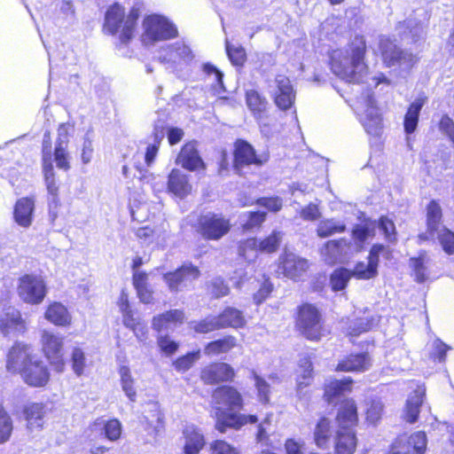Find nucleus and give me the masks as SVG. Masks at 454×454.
I'll list each match as a JSON object with an SVG mask.
<instances>
[{
    "label": "nucleus",
    "mask_w": 454,
    "mask_h": 454,
    "mask_svg": "<svg viewBox=\"0 0 454 454\" xmlns=\"http://www.w3.org/2000/svg\"><path fill=\"white\" fill-rule=\"evenodd\" d=\"M168 189L176 196L184 198L191 192L192 185L185 174L179 169H173L168 176Z\"/></svg>",
    "instance_id": "nucleus-30"
},
{
    "label": "nucleus",
    "mask_w": 454,
    "mask_h": 454,
    "mask_svg": "<svg viewBox=\"0 0 454 454\" xmlns=\"http://www.w3.org/2000/svg\"><path fill=\"white\" fill-rule=\"evenodd\" d=\"M233 368L226 363H213L200 372V379L205 384H217L231 380L234 377Z\"/></svg>",
    "instance_id": "nucleus-17"
},
{
    "label": "nucleus",
    "mask_w": 454,
    "mask_h": 454,
    "mask_svg": "<svg viewBox=\"0 0 454 454\" xmlns=\"http://www.w3.org/2000/svg\"><path fill=\"white\" fill-rule=\"evenodd\" d=\"M346 230V224L339 220L330 218L321 220L317 227V234L320 238H327L334 234L342 233Z\"/></svg>",
    "instance_id": "nucleus-40"
},
{
    "label": "nucleus",
    "mask_w": 454,
    "mask_h": 454,
    "mask_svg": "<svg viewBox=\"0 0 454 454\" xmlns=\"http://www.w3.org/2000/svg\"><path fill=\"white\" fill-rule=\"evenodd\" d=\"M13 429L12 420L5 411H0V443L9 440Z\"/></svg>",
    "instance_id": "nucleus-57"
},
{
    "label": "nucleus",
    "mask_w": 454,
    "mask_h": 454,
    "mask_svg": "<svg viewBox=\"0 0 454 454\" xmlns=\"http://www.w3.org/2000/svg\"><path fill=\"white\" fill-rule=\"evenodd\" d=\"M379 228L385 235L387 240L390 242L395 241L396 232L393 221L387 217H381L379 222Z\"/></svg>",
    "instance_id": "nucleus-62"
},
{
    "label": "nucleus",
    "mask_w": 454,
    "mask_h": 454,
    "mask_svg": "<svg viewBox=\"0 0 454 454\" xmlns=\"http://www.w3.org/2000/svg\"><path fill=\"white\" fill-rule=\"evenodd\" d=\"M259 250V243L255 239H247L240 242L239 247V254L247 261L254 260Z\"/></svg>",
    "instance_id": "nucleus-52"
},
{
    "label": "nucleus",
    "mask_w": 454,
    "mask_h": 454,
    "mask_svg": "<svg viewBox=\"0 0 454 454\" xmlns=\"http://www.w3.org/2000/svg\"><path fill=\"white\" fill-rule=\"evenodd\" d=\"M54 160L59 169L67 171L70 168V155L67 147L55 146Z\"/></svg>",
    "instance_id": "nucleus-58"
},
{
    "label": "nucleus",
    "mask_w": 454,
    "mask_h": 454,
    "mask_svg": "<svg viewBox=\"0 0 454 454\" xmlns=\"http://www.w3.org/2000/svg\"><path fill=\"white\" fill-rule=\"evenodd\" d=\"M231 230L230 220L221 214L207 213L198 223V231L207 239L218 240Z\"/></svg>",
    "instance_id": "nucleus-7"
},
{
    "label": "nucleus",
    "mask_w": 454,
    "mask_h": 454,
    "mask_svg": "<svg viewBox=\"0 0 454 454\" xmlns=\"http://www.w3.org/2000/svg\"><path fill=\"white\" fill-rule=\"evenodd\" d=\"M212 454H239V451L223 440H216L210 444Z\"/></svg>",
    "instance_id": "nucleus-64"
},
{
    "label": "nucleus",
    "mask_w": 454,
    "mask_h": 454,
    "mask_svg": "<svg viewBox=\"0 0 454 454\" xmlns=\"http://www.w3.org/2000/svg\"><path fill=\"white\" fill-rule=\"evenodd\" d=\"M212 399L216 418L215 428L221 433H224L227 427L239 429L246 424H254L258 420L255 415L230 412L242 407L241 395L232 387L216 388Z\"/></svg>",
    "instance_id": "nucleus-1"
},
{
    "label": "nucleus",
    "mask_w": 454,
    "mask_h": 454,
    "mask_svg": "<svg viewBox=\"0 0 454 454\" xmlns=\"http://www.w3.org/2000/svg\"><path fill=\"white\" fill-rule=\"evenodd\" d=\"M367 405L369 406L366 409V419L370 423L375 424L381 417L383 405L379 400H372Z\"/></svg>",
    "instance_id": "nucleus-60"
},
{
    "label": "nucleus",
    "mask_w": 454,
    "mask_h": 454,
    "mask_svg": "<svg viewBox=\"0 0 454 454\" xmlns=\"http://www.w3.org/2000/svg\"><path fill=\"white\" fill-rule=\"evenodd\" d=\"M352 245L345 239L329 240L321 249V254L328 264L342 262L353 254Z\"/></svg>",
    "instance_id": "nucleus-14"
},
{
    "label": "nucleus",
    "mask_w": 454,
    "mask_h": 454,
    "mask_svg": "<svg viewBox=\"0 0 454 454\" xmlns=\"http://www.w3.org/2000/svg\"><path fill=\"white\" fill-rule=\"evenodd\" d=\"M35 200L32 198L23 197L17 200L13 218L15 223L23 228H28L33 223Z\"/></svg>",
    "instance_id": "nucleus-25"
},
{
    "label": "nucleus",
    "mask_w": 454,
    "mask_h": 454,
    "mask_svg": "<svg viewBox=\"0 0 454 454\" xmlns=\"http://www.w3.org/2000/svg\"><path fill=\"white\" fill-rule=\"evenodd\" d=\"M270 93L276 106L281 110L289 109L294 103L295 91L289 78L284 74L275 77Z\"/></svg>",
    "instance_id": "nucleus-11"
},
{
    "label": "nucleus",
    "mask_w": 454,
    "mask_h": 454,
    "mask_svg": "<svg viewBox=\"0 0 454 454\" xmlns=\"http://www.w3.org/2000/svg\"><path fill=\"white\" fill-rule=\"evenodd\" d=\"M51 145L50 132H45L43 142V168L44 181L49 193L52 196H57L59 187L55 180V172L51 162Z\"/></svg>",
    "instance_id": "nucleus-18"
},
{
    "label": "nucleus",
    "mask_w": 454,
    "mask_h": 454,
    "mask_svg": "<svg viewBox=\"0 0 454 454\" xmlns=\"http://www.w3.org/2000/svg\"><path fill=\"white\" fill-rule=\"evenodd\" d=\"M51 145L50 132H45L43 142V168L44 181L49 193L52 196H57L59 187L55 180V172L51 162Z\"/></svg>",
    "instance_id": "nucleus-19"
},
{
    "label": "nucleus",
    "mask_w": 454,
    "mask_h": 454,
    "mask_svg": "<svg viewBox=\"0 0 454 454\" xmlns=\"http://www.w3.org/2000/svg\"><path fill=\"white\" fill-rule=\"evenodd\" d=\"M246 104L256 119H261L268 108L267 98L254 89L246 91Z\"/></svg>",
    "instance_id": "nucleus-33"
},
{
    "label": "nucleus",
    "mask_w": 454,
    "mask_h": 454,
    "mask_svg": "<svg viewBox=\"0 0 454 454\" xmlns=\"http://www.w3.org/2000/svg\"><path fill=\"white\" fill-rule=\"evenodd\" d=\"M237 346V340L233 336H225L223 339H219L209 342L204 348V353L209 356H218L223 353H227L234 347Z\"/></svg>",
    "instance_id": "nucleus-38"
},
{
    "label": "nucleus",
    "mask_w": 454,
    "mask_h": 454,
    "mask_svg": "<svg viewBox=\"0 0 454 454\" xmlns=\"http://www.w3.org/2000/svg\"><path fill=\"white\" fill-rule=\"evenodd\" d=\"M425 388L418 387L408 397L404 409V419L409 423H414L419 416L420 406L423 403Z\"/></svg>",
    "instance_id": "nucleus-32"
},
{
    "label": "nucleus",
    "mask_w": 454,
    "mask_h": 454,
    "mask_svg": "<svg viewBox=\"0 0 454 454\" xmlns=\"http://www.w3.org/2000/svg\"><path fill=\"white\" fill-rule=\"evenodd\" d=\"M351 278V270L346 268L336 269L330 277V285L332 289L335 292L345 289Z\"/></svg>",
    "instance_id": "nucleus-48"
},
{
    "label": "nucleus",
    "mask_w": 454,
    "mask_h": 454,
    "mask_svg": "<svg viewBox=\"0 0 454 454\" xmlns=\"http://www.w3.org/2000/svg\"><path fill=\"white\" fill-rule=\"evenodd\" d=\"M431 259L426 252H421L417 258L411 259V265L413 268L415 280L423 283L427 279V268Z\"/></svg>",
    "instance_id": "nucleus-41"
},
{
    "label": "nucleus",
    "mask_w": 454,
    "mask_h": 454,
    "mask_svg": "<svg viewBox=\"0 0 454 454\" xmlns=\"http://www.w3.org/2000/svg\"><path fill=\"white\" fill-rule=\"evenodd\" d=\"M121 434V424L118 419H111L105 424V434L110 441H116Z\"/></svg>",
    "instance_id": "nucleus-63"
},
{
    "label": "nucleus",
    "mask_w": 454,
    "mask_h": 454,
    "mask_svg": "<svg viewBox=\"0 0 454 454\" xmlns=\"http://www.w3.org/2000/svg\"><path fill=\"white\" fill-rule=\"evenodd\" d=\"M220 323H230V325H224L223 328L225 327H232V328H239L243 327L246 325V319L243 316V313L234 308H227L225 309L219 316H218Z\"/></svg>",
    "instance_id": "nucleus-42"
},
{
    "label": "nucleus",
    "mask_w": 454,
    "mask_h": 454,
    "mask_svg": "<svg viewBox=\"0 0 454 454\" xmlns=\"http://www.w3.org/2000/svg\"><path fill=\"white\" fill-rule=\"evenodd\" d=\"M379 47L383 62L389 67H397L402 70H408L415 63L411 53L401 50L386 36L380 37Z\"/></svg>",
    "instance_id": "nucleus-6"
},
{
    "label": "nucleus",
    "mask_w": 454,
    "mask_h": 454,
    "mask_svg": "<svg viewBox=\"0 0 454 454\" xmlns=\"http://www.w3.org/2000/svg\"><path fill=\"white\" fill-rule=\"evenodd\" d=\"M45 318L59 326L68 325L71 323V315L67 308L59 303H51L45 311Z\"/></svg>",
    "instance_id": "nucleus-35"
},
{
    "label": "nucleus",
    "mask_w": 454,
    "mask_h": 454,
    "mask_svg": "<svg viewBox=\"0 0 454 454\" xmlns=\"http://www.w3.org/2000/svg\"><path fill=\"white\" fill-rule=\"evenodd\" d=\"M366 51L363 36H356L344 49H337L330 55L332 72L347 82H358L366 70L364 58Z\"/></svg>",
    "instance_id": "nucleus-2"
},
{
    "label": "nucleus",
    "mask_w": 454,
    "mask_h": 454,
    "mask_svg": "<svg viewBox=\"0 0 454 454\" xmlns=\"http://www.w3.org/2000/svg\"><path fill=\"white\" fill-rule=\"evenodd\" d=\"M384 248L382 245H374L370 251L367 262H357L351 270L352 277L363 280L374 278L378 275L379 255Z\"/></svg>",
    "instance_id": "nucleus-15"
},
{
    "label": "nucleus",
    "mask_w": 454,
    "mask_h": 454,
    "mask_svg": "<svg viewBox=\"0 0 454 454\" xmlns=\"http://www.w3.org/2000/svg\"><path fill=\"white\" fill-rule=\"evenodd\" d=\"M376 223L372 221H364L356 225L353 230V238L360 243L364 242L375 234Z\"/></svg>",
    "instance_id": "nucleus-50"
},
{
    "label": "nucleus",
    "mask_w": 454,
    "mask_h": 454,
    "mask_svg": "<svg viewBox=\"0 0 454 454\" xmlns=\"http://www.w3.org/2000/svg\"><path fill=\"white\" fill-rule=\"evenodd\" d=\"M312 380V364L311 362L305 358L301 361L299 369V375L297 378V389L299 392L301 391L303 387H308Z\"/></svg>",
    "instance_id": "nucleus-51"
},
{
    "label": "nucleus",
    "mask_w": 454,
    "mask_h": 454,
    "mask_svg": "<svg viewBox=\"0 0 454 454\" xmlns=\"http://www.w3.org/2000/svg\"><path fill=\"white\" fill-rule=\"evenodd\" d=\"M268 154H256L253 146L246 141L239 140L235 144L234 167L238 171L248 165L262 166L268 160Z\"/></svg>",
    "instance_id": "nucleus-12"
},
{
    "label": "nucleus",
    "mask_w": 454,
    "mask_h": 454,
    "mask_svg": "<svg viewBox=\"0 0 454 454\" xmlns=\"http://www.w3.org/2000/svg\"><path fill=\"white\" fill-rule=\"evenodd\" d=\"M309 268L308 261L294 254H286L281 257V265L279 269L282 273L292 279L301 277Z\"/></svg>",
    "instance_id": "nucleus-23"
},
{
    "label": "nucleus",
    "mask_w": 454,
    "mask_h": 454,
    "mask_svg": "<svg viewBox=\"0 0 454 454\" xmlns=\"http://www.w3.org/2000/svg\"><path fill=\"white\" fill-rule=\"evenodd\" d=\"M442 207L435 200H431L427 207V227L429 233L436 232L442 220Z\"/></svg>",
    "instance_id": "nucleus-43"
},
{
    "label": "nucleus",
    "mask_w": 454,
    "mask_h": 454,
    "mask_svg": "<svg viewBox=\"0 0 454 454\" xmlns=\"http://www.w3.org/2000/svg\"><path fill=\"white\" fill-rule=\"evenodd\" d=\"M159 59L162 63H188L192 60L193 54L190 47L184 42H176L161 47Z\"/></svg>",
    "instance_id": "nucleus-16"
},
{
    "label": "nucleus",
    "mask_w": 454,
    "mask_h": 454,
    "mask_svg": "<svg viewBox=\"0 0 454 454\" xmlns=\"http://www.w3.org/2000/svg\"><path fill=\"white\" fill-rule=\"evenodd\" d=\"M372 367V358L368 353L349 355L338 364L336 371L358 372L368 371Z\"/></svg>",
    "instance_id": "nucleus-26"
},
{
    "label": "nucleus",
    "mask_w": 454,
    "mask_h": 454,
    "mask_svg": "<svg viewBox=\"0 0 454 454\" xmlns=\"http://www.w3.org/2000/svg\"><path fill=\"white\" fill-rule=\"evenodd\" d=\"M185 437L184 453L198 454L204 446L203 435L193 427H187L184 430Z\"/></svg>",
    "instance_id": "nucleus-37"
},
{
    "label": "nucleus",
    "mask_w": 454,
    "mask_h": 454,
    "mask_svg": "<svg viewBox=\"0 0 454 454\" xmlns=\"http://www.w3.org/2000/svg\"><path fill=\"white\" fill-rule=\"evenodd\" d=\"M409 447L412 448L411 454H424L427 448V436L424 432L412 434L407 440Z\"/></svg>",
    "instance_id": "nucleus-55"
},
{
    "label": "nucleus",
    "mask_w": 454,
    "mask_h": 454,
    "mask_svg": "<svg viewBox=\"0 0 454 454\" xmlns=\"http://www.w3.org/2000/svg\"><path fill=\"white\" fill-rule=\"evenodd\" d=\"M85 355L80 348H74L72 352V366L74 373L81 376L85 368Z\"/></svg>",
    "instance_id": "nucleus-61"
},
{
    "label": "nucleus",
    "mask_w": 454,
    "mask_h": 454,
    "mask_svg": "<svg viewBox=\"0 0 454 454\" xmlns=\"http://www.w3.org/2000/svg\"><path fill=\"white\" fill-rule=\"evenodd\" d=\"M200 275L199 269L192 264H184L173 272L164 274L163 278L171 292H180L190 287Z\"/></svg>",
    "instance_id": "nucleus-10"
},
{
    "label": "nucleus",
    "mask_w": 454,
    "mask_h": 454,
    "mask_svg": "<svg viewBox=\"0 0 454 454\" xmlns=\"http://www.w3.org/2000/svg\"><path fill=\"white\" fill-rule=\"evenodd\" d=\"M282 237L283 233L281 231H273L269 237L259 243V250L266 253L275 252L282 240Z\"/></svg>",
    "instance_id": "nucleus-53"
},
{
    "label": "nucleus",
    "mask_w": 454,
    "mask_h": 454,
    "mask_svg": "<svg viewBox=\"0 0 454 454\" xmlns=\"http://www.w3.org/2000/svg\"><path fill=\"white\" fill-rule=\"evenodd\" d=\"M184 319V314L180 309H171L154 316L152 320V327L153 330L160 333L168 330L172 326L182 324Z\"/></svg>",
    "instance_id": "nucleus-29"
},
{
    "label": "nucleus",
    "mask_w": 454,
    "mask_h": 454,
    "mask_svg": "<svg viewBox=\"0 0 454 454\" xmlns=\"http://www.w3.org/2000/svg\"><path fill=\"white\" fill-rule=\"evenodd\" d=\"M200 351L188 353L185 356L177 358L173 363V366L177 372H186L196 361L200 359Z\"/></svg>",
    "instance_id": "nucleus-56"
},
{
    "label": "nucleus",
    "mask_w": 454,
    "mask_h": 454,
    "mask_svg": "<svg viewBox=\"0 0 454 454\" xmlns=\"http://www.w3.org/2000/svg\"><path fill=\"white\" fill-rule=\"evenodd\" d=\"M351 385L352 380L349 378L342 380H331L325 385V398L328 403H332L340 395L350 392L352 389Z\"/></svg>",
    "instance_id": "nucleus-36"
},
{
    "label": "nucleus",
    "mask_w": 454,
    "mask_h": 454,
    "mask_svg": "<svg viewBox=\"0 0 454 454\" xmlns=\"http://www.w3.org/2000/svg\"><path fill=\"white\" fill-rule=\"evenodd\" d=\"M119 374L123 392L130 401L134 402L136 400L137 392L134 387V379L131 375L130 369L126 365H122L119 369Z\"/></svg>",
    "instance_id": "nucleus-47"
},
{
    "label": "nucleus",
    "mask_w": 454,
    "mask_h": 454,
    "mask_svg": "<svg viewBox=\"0 0 454 454\" xmlns=\"http://www.w3.org/2000/svg\"><path fill=\"white\" fill-rule=\"evenodd\" d=\"M438 239L445 253L454 254V233L452 231L443 228L438 233Z\"/></svg>",
    "instance_id": "nucleus-59"
},
{
    "label": "nucleus",
    "mask_w": 454,
    "mask_h": 454,
    "mask_svg": "<svg viewBox=\"0 0 454 454\" xmlns=\"http://www.w3.org/2000/svg\"><path fill=\"white\" fill-rule=\"evenodd\" d=\"M356 446V440L352 430L340 429L337 434L336 453L353 454Z\"/></svg>",
    "instance_id": "nucleus-39"
},
{
    "label": "nucleus",
    "mask_w": 454,
    "mask_h": 454,
    "mask_svg": "<svg viewBox=\"0 0 454 454\" xmlns=\"http://www.w3.org/2000/svg\"><path fill=\"white\" fill-rule=\"evenodd\" d=\"M337 421L340 429L351 430L350 427L357 421L356 405L354 400H345L339 410Z\"/></svg>",
    "instance_id": "nucleus-31"
},
{
    "label": "nucleus",
    "mask_w": 454,
    "mask_h": 454,
    "mask_svg": "<svg viewBox=\"0 0 454 454\" xmlns=\"http://www.w3.org/2000/svg\"><path fill=\"white\" fill-rule=\"evenodd\" d=\"M24 417L29 431H39L44 424L46 415L45 405L41 403H33L24 408Z\"/></svg>",
    "instance_id": "nucleus-27"
},
{
    "label": "nucleus",
    "mask_w": 454,
    "mask_h": 454,
    "mask_svg": "<svg viewBox=\"0 0 454 454\" xmlns=\"http://www.w3.org/2000/svg\"><path fill=\"white\" fill-rule=\"evenodd\" d=\"M145 430L149 435L157 437L164 429V417L157 403L147 404L143 417Z\"/></svg>",
    "instance_id": "nucleus-22"
},
{
    "label": "nucleus",
    "mask_w": 454,
    "mask_h": 454,
    "mask_svg": "<svg viewBox=\"0 0 454 454\" xmlns=\"http://www.w3.org/2000/svg\"><path fill=\"white\" fill-rule=\"evenodd\" d=\"M139 17V12L136 8H132L125 19L124 25L121 29L120 39L122 43L129 42L134 35L136 22Z\"/></svg>",
    "instance_id": "nucleus-49"
},
{
    "label": "nucleus",
    "mask_w": 454,
    "mask_h": 454,
    "mask_svg": "<svg viewBox=\"0 0 454 454\" xmlns=\"http://www.w3.org/2000/svg\"><path fill=\"white\" fill-rule=\"evenodd\" d=\"M330 437V420L326 418H322L316 426L314 441L318 447L325 448L329 442Z\"/></svg>",
    "instance_id": "nucleus-46"
},
{
    "label": "nucleus",
    "mask_w": 454,
    "mask_h": 454,
    "mask_svg": "<svg viewBox=\"0 0 454 454\" xmlns=\"http://www.w3.org/2000/svg\"><path fill=\"white\" fill-rule=\"evenodd\" d=\"M423 105L424 100L418 98L410 106L404 118V129L407 133L411 134L416 129Z\"/></svg>",
    "instance_id": "nucleus-44"
},
{
    "label": "nucleus",
    "mask_w": 454,
    "mask_h": 454,
    "mask_svg": "<svg viewBox=\"0 0 454 454\" xmlns=\"http://www.w3.org/2000/svg\"><path fill=\"white\" fill-rule=\"evenodd\" d=\"M18 294L27 303L39 304L46 295V286L41 277L25 275L20 278Z\"/></svg>",
    "instance_id": "nucleus-8"
},
{
    "label": "nucleus",
    "mask_w": 454,
    "mask_h": 454,
    "mask_svg": "<svg viewBox=\"0 0 454 454\" xmlns=\"http://www.w3.org/2000/svg\"><path fill=\"white\" fill-rule=\"evenodd\" d=\"M124 21L123 7L114 4L106 11L104 28L111 34H115L121 26L123 27Z\"/></svg>",
    "instance_id": "nucleus-34"
},
{
    "label": "nucleus",
    "mask_w": 454,
    "mask_h": 454,
    "mask_svg": "<svg viewBox=\"0 0 454 454\" xmlns=\"http://www.w3.org/2000/svg\"><path fill=\"white\" fill-rule=\"evenodd\" d=\"M361 122L370 135L378 137L383 130L381 115L375 106L373 95L367 90L358 100Z\"/></svg>",
    "instance_id": "nucleus-4"
},
{
    "label": "nucleus",
    "mask_w": 454,
    "mask_h": 454,
    "mask_svg": "<svg viewBox=\"0 0 454 454\" xmlns=\"http://www.w3.org/2000/svg\"><path fill=\"white\" fill-rule=\"evenodd\" d=\"M145 32L142 35L145 43L168 40L177 35V28L168 20L159 15H151L144 20Z\"/></svg>",
    "instance_id": "nucleus-3"
},
{
    "label": "nucleus",
    "mask_w": 454,
    "mask_h": 454,
    "mask_svg": "<svg viewBox=\"0 0 454 454\" xmlns=\"http://www.w3.org/2000/svg\"><path fill=\"white\" fill-rule=\"evenodd\" d=\"M41 343L45 356L54 366L55 370L59 372H63L65 366L63 360V337L49 331H43Z\"/></svg>",
    "instance_id": "nucleus-9"
},
{
    "label": "nucleus",
    "mask_w": 454,
    "mask_h": 454,
    "mask_svg": "<svg viewBox=\"0 0 454 454\" xmlns=\"http://www.w3.org/2000/svg\"><path fill=\"white\" fill-rule=\"evenodd\" d=\"M26 329V322L22 319L18 309L10 307L2 312L0 316V331L3 334L24 333Z\"/></svg>",
    "instance_id": "nucleus-20"
},
{
    "label": "nucleus",
    "mask_w": 454,
    "mask_h": 454,
    "mask_svg": "<svg viewBox=\"0 0 454 454\" xmlns=\"http://www.w3.org/2000/svg\"><path fill=\"white\" fill-rule=\"evenodd\" d=\"M297 326L309 340H317L323 335L321 315L318 309L309 303L301 306L298 313Z\"/></svg>",
    "instance_id": "nucleus-5"
},
{
    "label": "nucleus",
    "mask_w": 454,
    "mask_h": 454,
    "mask_svg": "<svg viewBox=\"0 0 454 454\" xmlns=\"http://www.w3.org/2000/svg\"><path fill=\"white\" fill-rule=\"evenodd\" d=\"M176 163L191 171L204 168V163L192 143H188L182 147Z\"/></svg>",
    "instance_id": "nucleus-28"
},
{
    "label": "nucleus",
    "mask_w": 454,
    "mask_h": 454,
    "mask_svg": "<svg viewBox=\"0 0 454 454\" xmlns=\"http://www.w3.org/2000/svg\"><path fill=\"white\" fill-rule=\"evenodd\" d=\"M35 359L30 346L18 342L9 352L6 368L9 372H22Z\"/></svg>",
    "instance_id": "nucleus-13"
},
{
    "label": "nucleus",
    "mask_w": 454,
    "mask_h": 454,
    "mask_svg": "<svg viewBox=\"0 0 454 454\" xmlns=\"http://www.w3.org/2000/svg\"><path fill=\"white\" fill-rule=\"evenodd\" d=\"M192 329L199 333H207L218 329L223 328L224 325H230V323H220L218 316H210L200 321L192 322Z\"/></svg>",
    "instance_id": "nucleus-45"
},
{
    "label": "nucleus",
    "mask_w": 454,
    "mask_h": 454,
    "mask_svg": "<svg viewBox=\"0 0 454 454\" xmlns=\"http://www.w3.org/2000/svg\"><path fill=\"white\" fill-rule=\"evenodd\" d=\"M226 52L231 60V62L234 66L241 67L246 61V51L245 49L240 46L231 45L228 41H226Z\"/></svg>",
    "instance_id": "nucleus-54"
},
{
    "label": "nucleus",
    "mask_w": 454,
    "mask_h": 454,
    "mask_svg": "<svg viewBox=\"0 0 454 454\" xmlns=\"http://www.w3.org/2000/svg\"><path fill=\"white\" fill-rule=\"evenodd\" d=\"M24 380L33 387L44 386L50 378L47 367L38 358L21 372Z\"/></svg>",
    "instance_id": "nucleus-24"
},
{
    "label": "nucleus",
    "mask_w": 454,
    "mask_h": 454,
    "mask_svg": "<svg viewBox=\"0 0 454 454\" xmlns=\"http://www.w3.org/2000/svg\"><path fill=\"white\" fill-rule=\"evenodd\" d=\"M145 430L149 435L157 437L164 429V417L157 403L147 404L143 417Z\"/></svg>",
    "instance_id": "nucleus-21"
}]
</instances>
